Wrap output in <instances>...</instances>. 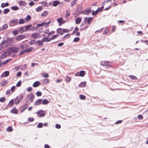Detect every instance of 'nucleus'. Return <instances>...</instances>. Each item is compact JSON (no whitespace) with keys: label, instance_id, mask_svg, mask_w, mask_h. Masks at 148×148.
Segmentation results:
<instances>
[{"label":"nucleus","instance_id":"1","mask_svg":"<svg viewBox=\"0 0 148 148\" xmlns=\"http://www.w3.org/2000/svg\"><path fill=\"white\" fill-rule=\"evenodd\" d=\"M19 49V48L17 47H11L8 50V54L10 55L12 53H16L18 52Z\"/></svg>","mask_w":148,"mask_h":148},{"label":"nucleus","instance_id":"2","mask_svg":"<svg viewBox=\"0 0 148 148\" xmlns=\"http://www.w3.org/2000/svg\"><path fill=\"white\" fill-rule=\"evenodd\" d=\"M10 45L8 44V41L7 40L4 41L3 42L1 43L0 44V49L2 50L4 48L8 47Z\"/></svg>","mask_w":148,"mask_h":148},{"label":"nucleus","instance_id":"3","mask_svg":"<svg viewBox=\"0 0 148 148\" xmlns=\"http://www.w3.org/2000/svg\"><path fill=\"white\" fill-rule=\"evenodd\" d=\"M76 13L77 14L84 13V11L82 10V7L81 5H78L76 8Z\"/></svg>","mask_w":148,"mask_h":148},{"label":"nucleus","instance_id":"4","mask_svg":"<svg viewBox=\"0 0 148 148\" xmlns=\"http://www.w3.org/2000/svg\"><path fill=\"white\" fill-rule=\"evenodd\" d=\"M31 37L37 39L40 38V34L37 32L33 33L31 35Z\"/></svg>","mask_w":148,"mask_h":148},{"label":"nucleus","instance_id":"5","mask_svg":"<svg viewBox=\"0 0 148 148\" xmlns=\"http://www.w3.org/2000/svg\"><path fill=\"white\" fill-rule=\"evenodd\" d=\"M36 114H37L39 117L44 116L45 115L44 112L43 111L40 110L36 112Z\"/></svg>","mask_w":148,"mask_h":148},{"label":"nucleus","instance_id":"6","mask_svg":"<svg viewBox=\"0 0 148 148\" xmlns=\"http://www.w3.org/2000/svg\"><path fill=\"white\" fill-rule=\"evenodd\" d=\"M100 64L102 66H110L111 64V62L105 61H103L101 62Z\"/></svg>","mask_w":148,"mask_h":148},{"label":"nucleus","instance_id":"7","mask_svg":"<svg viewBox=\"0 0 148 148\" xmlns=\"http://www.w3.org/2000/svg\"><path fill=\"white\" fill-rule=\"evenodd\" d=\"M25 37L24 35H20L17 36L15 38V40L18 41H20L23 39Z\"/></svg>","mask_w":148,"mask_h":148},{"label":"nucleus","instance_id":"8","mask_svg":"<svg viewBox=\"0 0 148 148\" xmlns=\"http://www.w3.org/2000/svg\"><path fill=\"white\" fill-rule=\"evenodd\" d=\"M57 21L59 23L60 26H61L62 24L66 22V21L63 20V18H58Z\"/></svg>","mask_w":148,"mask_h":148},{"label":"nucleus","instance_id":"9","mask_svg":"<svg viewBox=\"0 0 148 148\" xmlns=\"http://www.w3.org/2000/svg\"><path fill=\"white\" fill-rule=\"evenodd\" d=\"M84 13L86 15H88L91 12V8L89 7L85 10Z\"/></svg>","mask_w":148,"mask_h":148},{"label":"nucleus","instance_id":"10","mask_svg":"<svg viewBox=\"0 0 148 148\" xmlns=\"http://www.w3.org/2000/svg\"><path fill=\"white\" fill-rule=\"evenodd\" d=\"M42 99H39L36 101L34 103V105L35 106H37L40 105L42 103Z\"/></svg>","mask_w":148,"mask_h":148},{"label":"nucleus","instance_id":"11","mask_svg":"<svg viewBox=\"0 0 148 148\" xmlns=\"http://www.w3.org/2000/svg\"><path fill=\"white\" fill-rule=\"evenodd\" d=\"M9 72L8 71H6L4 72L1 76V77H6L9 75Z\"/></svg>","mask_w":148,"mask_h":148},{"label":"nucleus","instance_id":"12","mask_svg":"<svg viewBox=\"0 0 148 148\" xmlns=\"http://www.w3.org/2000/svg\"><path fill=\"white\" fill-rule=\"evenodd\" d=\"M27 96H28L29 97V99H30L31 102H32L34 98V96L33 94L31 93L29 95H27Z\"/></svg>","mask_w":148,"mask_h":148},{"label":"nucleus","instance_id":"13","mask_svg":"<svg viewBox=\"0 0 148 148\" xmlns=\"http://www.w3.org/2000/svg\"><path fill=\"white\" fill-rule=\"evenodd\" d=\"M86 82L84 81L82 82L79 85V86L81 87H84L86 86Z\"/></svg>","mask_w":148,"mask_h":148},{"label":"nucleus","instance_id":"14","mask_svg":"<svg viewBox=\"0 0 148 148\" xmlns=\"http://www.w3.org/2000/svg\"><path fill=\"white\" fill-rule=\"evenodd\" d=\"M82 18L81 17H78L75 20L76 23V24H79L81 21Z\"/></svg>","mask_w":148,"mask_h":148},{"label":"nucleus","instance_id":"15","mask_svg":"<svg viewBox=\"0 0 148 148\" xmlns=\"http://www.w3.org/2000/svg\"><path fill=\"white\" fill-rule=\"evenodd\" d=\"M11 22L12 23L14 24L15 25H17L18 24V19H14L11 21Z\"/></svg>","mask_w":148,"mask_h":148},{"label":"nucleus","instance_id":"16","mask_svg":"<svg viewBox=\"0 0 148 148\" xmlns=\"http://www.w3.org/2000/svg\"><path fill=\"white\" fill-rule=\"evenodd\" d=\"M12 113L17 114L18 113V110L15 107L14 108L10 111Z\"/></svg>","mask_w":148,"mask_h":148},{"label":"nucleus","instance_id":"17","mask_svg":"<svg viewBox=\"0 0 148 148\" xmlns=\"http://www.w3.org/2000/svg\"><path fill=\"white\" fill-rule=\"evenodd\" d=\"M42 42H49L50 41V38L48 37H45L42 39Z\"/></svg>","mask_w":148,"mask_h":148},{"label":"nucleus","instance_id":"18","mask_svg":"<svg viewBox=\"0 0 148 148\" xmlns=\"http://www.w3.org/2000/svg\"><path fill=\"white\" fill-rule=\"evenodd\" d=\"M46 23L45 22H42L40 24H38L37 25V26L36 27V29H37L38 28L40 27L45 25Z\"/></svg>","mask_w":148,"mask_h":148},{"label":"nucleus","instance_id":"19","mask_svg":"<svg viewBox=\"0 0 148 148\" xmlns=\"http://www.w3.org/2000/svg\"><path fill=\"white\" fill-rule=\"evenodd\" d=\"M34 49V48L31 47L28 48L27 49H26L24 50L25 51V53H28L30 52L31 51H32Z\"/></svg>","mask_w":148,"mask_h":148},{"label":"nucleus","instance_id":"20","mask_svg":"<svg viewBox=\"0 0 148 148\" xmlns=\"http://www.w3.org/2000/svg\"><path fill=\"white\" fill-rule=\"evenodd\" d=\"M63 29L61 28H59L57 30L58 33H60V35H62L63 34Z\"/></svg>","mask_w":148,"mask_h":148},{"label":"nucleus","instance_id":"21","mask_svg":"<svg viewBox=\"0 0 148 148\" xmlns=\"http://www.w3.org/2000/svg\"><path fill=\"white\" fill-rule=\"evenodd\" d=\"M40 84V83L39 81H36L35 82L33 85L34 87H36L38 86Z\"/></svg>","mask_w":148,"mask_h":148},{"label":"nucleus","instance_id":"22","mask_svg":"<svg viewBox=\"0 0 148 148\" xmlns=\"http://www.w3.org/2000/svg\"><path fill=\"white\" fill-rule=\"evenodd\" d=\"M27 108L26 105H24L21 107L20 108V112H23Z\"/></svg>","mask_w":148,"mask_h":148},{"label":"nucleus","instance_id":"23","mask_svg":"<svg viewBox=\"0 0 148 148\" xmlns=\"http://www.w3.org/2000/svg\"><path fill=\"white\" fill-rule=\"evenodd\" d=\"M37 42L38 43V46L39 47H41L43 45V42H42V40H38L37 41Z\"/></svg>","mask_w":148,"mask_h":148},{"label":"nucleus","instance_id":"24","mask_svg":"<svg viewBox=\"0 0 148 148\" xmlns=\"http://www.w3.org/2000/svg\"><path fill=\"white\" fill-rule=\"evenodd\" d=\"M9 5V4L8 3H3L1 4V7L2 8H3L5 7L8 6Z\"/></svg>","mask_w":148,"mask_h":148},{"label":"nucleus","instance_id":"25","mask_svg":"<svg viewBox=\"0 0 148 148\" xmlns=\"http://www.w3.org/2000/svg\"><path fill=\"white\" fill-rule=\"evenodd\" d=\"M8 83L7 81L6 80H3L2 82H0V84L2 86H4L6 84Z\"/></svg>","mask_w":148,"mask_h":148},{"label":"nucleus","instance_id":"26","mask_svg":"<svg viewBox=\"0 0 148 148\" xmlns=\"http://www.w3.org/2000/svg\"><path fill=\"white\" fill-rule=\"evenodd\" d=\"M19 4L20 6H23L25 5L26 3L24 1H20L19 2Z\"/></svg>","mask_w":148,"mask_h":148},{"label":"nucleus","instance_id":"27","mask_svg":"<svg viewBox=\"0 0 148 148\" xmlns=\"http://www.w3.org/2000/svg\"><path fill=\"white\" fill-rule=\"evenodd\" d=\"M49 103V101L48 100L46 99H44L42 101V103L43 105H45L48 104Z\"/></svg>","mask_w":148,"mask_h":148},{"label":"nucleus","instance_id":"28","mask_svg":"<svg viewBox=\"0 0 148 148\" xmlns=\"http://www.w3.org/2000/svg\"><path fill=\"white\" fill-rule=\"evenodd\" d=\"M85 74V71L82 70L79 72V75L80 76L83 77Z\"/></svg>","mask_w":148,"mask_h":148},{"label":"nucleus","instance_id":"29","mask_svg":"<svg viewBox=\"0 0 148 148\" xmlns=\"http://www.w3.org/2000/svg\"><path fill=\"white\" fill-rule=\"evenodd\" d=\"M129 77L132 80H137V78L135 76L133 75H130L129 76Z\"/></svg>","mask_w":148,"mask_h":148},{"label":"nucleus","instance_id":"30","mask_svg":"<svg viewBox=\"0 0 148 148\" xmlns=\"http://www.w3.org/2000/svg\"><path fill=\"white\" fill-rule=\"evenodd\" d=\"M8 27V25L7 24H5L3 25V27L1 28V30H3L6 29Z\"/></svg>","mask_w":148,"mask_h":148},{"label":"nucleus","instance_id":"31","mask_svg":"<svg viewBox=\"0 0 148 148\" xmlns=\"http://www.w3.org/2000/svg\"><path fill=\"white\" fill-rule=\"evenodd\" d=\"M93 18L92 17H90L88 18L87 23L90 24V22L92 21Z\"/></svg>","mask_w":148,"mask_h":148},{"label":"nucleus","instance_id":"32","mask_svg":"<svg viewBox=\"0 0 148 148\" xmlns=\"http://www.w3.org/2000/svg\"><path fill=\"white\" fill-rule=\"evenodd\" d=\"M59 3V2L58 1H56L53 2V5L54 6H56Z\"/></svg>","mask_w":148,"mask_h":148},{"label":"nucleus","instance_id":"33","mask_svg":"<svg viewBox=\"0 0 148 148\" xmlns=\"http://www.w3.org/2000/svg\"><path fill=\"white\" fill-rule=\"evenodd\" d=\"M14 104V103L13 101L12 100H11L10 101L8 105V106H9L10 105V107H11L13 106Z\"/></svg>","mask_w":148,"mask_h":148},{"label":"nucleus","instance_id":"34","mask_svg":"<svg viewBox=\"0 0 148 148\" xmlns=\"http://www.w3.org/2000/svg\"><path fill=\"white\" fill-rule=\"evenodd\" d=\"M18 31L16 30L13 31L12 33L14 36H15L18 34Z\"/></svg>","mask_w":148,"mask_h":148},{"label":"nucleus","instance_id":"35","mask_svg":"<svg viewBox=\"0 0 148 148\" xmlns=\"http://www.w3.org/2000/svg\"><path fill=\"white\" fill-rule=\"evenodd\" d=\"M20 102V99H18V97H16L15 100V103L16 104H18Z\"/></svg>","mask_w":148,"mask_h":148},{"label":"nucleus","instance_id":"36","mask_svg":"<svg viewBox=\"0 0 148 148\" xmlns=\"http://www.w3.org/2000/svg\"><path fill=\"white\" fill-rule=\"evenodd\" d=\"M12 59H8L4 62H2V64L3 65H5L8 62L10 61Z\"/></svg>","mask_w":148,"mask_h":148},{"label":"nucleus","instance_id":"37","mask_svg":"<svg viewBox=\"0 0 148 148\" xmlns=\"http://www.w3.org/2000/svg\"><path fill=\"white\" fill-rule=\"evenodd\" d=\"M19 33L21 34L23 33L25 31L24 30V28L23 27H21L19 29Z\"/></svg>","mask_w":148,"mask_h":148},{"label":"nucleus","instance_id":"38","mask_svg":"<svg viewBox=\"0 0 148 148\" xmlns=\"http://www.w3.org/2000/svg\"><path fill=\"white\" fill-rule=\"evenodd\" d=\"M58 37V35H54L52 36L50 38V41L53 40L55 39V38Z\"/></svg>","mask_w":148,"mask_h":148},{"label":"nucleus","instance_id":"39","mask_svg":"<svg viewBox=\"0 0 148 148\" xmlns=\"http://www.w3.org/2000/svg\"><path fill=\"white\" fill-rule=\"evenodd\" d=\"M92 15H94V16L96 15L99 12L97 10V9L95 11L94 10H92Z\"/></svg>","mask_w":148,"mask_h":148},{"label":"nucleus","instance_id":"40","mask_svg":"<svg viewBox=\"0 0 148 148\" xmlns=\"http://www.w3.org/2000/svg\"><path fill=\"white\" fill-rule=\"evenodd\" d=\"M86 96L82 95H79V98L82 100L85 99L86 98Z\"/></svg>","mask_w":148,"mask_h":148},{"label":"nucleus","instance_id":"41","mask_svg":"<svg viewBox=\"0 0 148 148\" xmlns=\"http://www.w3.org/2000/svg\"><path fill=\"white\" fill-rule=\"evenodd\" d=\"M18 97V99H20V101L22 100L23 99V96L22 95H20L18 97Z\"/></svg>","mask_w":148,"mask_h":148},{"label":"nucleus","instance_id":"42","mask_svg":"<svg viewBox=\"0 0 148 148\" xmlns=\"http://www.w3.org/2000/svg\"><path fill=\"white\" fill-rule=\"evenodd\" d=\"M10 12V10L8 8L5 9L4 10V13L5 14H6Z\"/></svg>","mask_w":148,"mask_h":148},{"label":"nucleus","instance_id":"43","mask_svg":"<svg viewBox=\"0 0 148 148\" xmlns=\"http://www.w3.org/2000/svg\"><path fill=\"white\" fill-rule=\"evenodd\" d=\"M42 10V6H39L36 9V10L37 12H38L40 11H41Z\"/></svg>","mask_w":148,"mask_h":148},{"label":"nucleus","instance_id":"44","mask_svg":"<svg viewBox=\"0 0 148 148\" xmlns=\"http://www.w3.org/2000/svg\"><path fill=\"white\" fill-rule=\"evenodd\" d=\"M104 8V7L103 6H102L100 8H99L97 9V10L99 12H101L102 11V10Z\"/></svg>","mask_w":148,"mask_h":148},{"label":"nucleus","instance_id":"45","mask_svg":"<svg viewBox=\"0 0 148 148\" xmlns=\"http://www.w3.org/2000/svg\"><path fill=\"white\" fill-rule=\"evenodd\" d=\"M65 79L66 81L68 82H69L70 81L71 79L70 77L67 76H66Z\"/></svg>","mask_w":148,"mask_h":148},{"label":"nucleus","instance_id":"46","mask_svg":"<svg viewBox=\"0 0 148 148\" xmlns=\"http://www.w3.org/2000/svg\"><path fill=\"white\" fill-rule=\"evenodd\" d=\"M6 56V54L5 53H3L1 55V56H0V58L1 59H4V58Z\"/></svg>","mask_w":148,"mask_h":148},{"label":"nucleus","instance_id":"47","mask_svg":"<svg viewBox=\"0 0 148 148\" xmlns=\"http://www.w3.org/2000/svg\"><path fill=\"white\" fill-rule=\"evenodd\" d=\"M11 9L14 10H18V8L17 6H13L11 8Z\"/></svg>","mask_w":148,"mask_h":148},{"label":"nucleus","instance_id":"48","mask_svg":"<svg viewBox=\"0 0 148 148\" xmlns=\"http://www.w3.org/2000/svg\"><path fill=\"white\" fill-rule=\"evenodd\" d=\"M7 130L8 132H11L12 131V129L11 126H9L7 128Z\"/></svg>","mask_w":148,"mask_h":148},{"label":"nucleus","instance_id":"49","mask_svg":"<svg viewBox=\"0 0 148 148\" xmlns=\"http://www.w3.org/2000/svg\"><path fill=\"white\" fill-rule=\"evenodd\" d=\"M42 124L41 123H40L38 124L37 127L38 128H41L42 127Z\"/></svg>","mask_w":148,"mask_h":148},{"label":"nucleus","instance_id":"50","mask_svg":"<svg viewBox=\"0 0 148 148\" xmlns=\"http://www.w3.org/2000/svg\"><path fill=\"white\" fill-rule=\"evenodd\" d=\"M24 23V19L23 18L20 19L19 20V23L20 24H22Z\"/></svg>","mask_w":148,"mask_h":148},{"label":"nucleus","instance_id":"51","mask_svg":"<svg viewBox=\"0 0 148 148\" xmlns=\"http://www.w3.org/2000/svg\"><path fill=\"white\" fill-rule=\"evenodd\" d=\"M36 95L38 97L42 95V93L38 91L36 92Z\"/></svg>","mask_w":148,"mask_h":148},{"label":"nucleus","instance_id":"52","mask_svg":"<svg viewBox=\"0 0 148 148\" xmlns=\"http://www.w3.org/2000/svg\"><path fill=\"white\" fill-rule=\"evenodd\" d=\"M32 25H28L27 26H25V29L27 30L29 29L30 27H31Z\"/></svg>","mask_w":148,"mask_h":148},{"label":"nucleus","instance_id":"53","mask_svg":"<svg viewBox=\"0 0 148 148\" xmlns=\"http://www.w3.org/2000/svg\"><path fill=\"white\" fill-rule=\"evenodd\" d=\"M16 88V87L15 86H12L11 88V91L12 92H14V91L15 89Z\"/></svg>","mask_w":148,"mask_h":148},{"label":"nucleus","instance_id":"54","mask_svg":"<svg viewBox=\"0 0 148 148\" xmlns=\"http://www.w3.org/2000/svg\"><path fill=\"white\" fill-rule=\"evenodd\" d=\"M5 100V98L4 97H1L0 98V101L1 102H4Z\"/></svg>","mask_w":148,"mask_h":148},{"label":"nucleus","instance_id":"55","mask_svg":"<svg viewBox=\"0 0 148 148\" xmlns=\"http://www.w3.org/2000/svg\"><path fill=\"white\" fill-rule=\"evenodd\" d=\"M48 12H47L45 11L42 14L41 16H45L46 15H48Z\"/></svg>","mask_w":148,"mask_h":148},{"label":"nucleus","instance_id":"56","mask_svg":"<svg viewBox=\"0 0 148 148\" xmlns=\"http://www.w3.org/2000/svg\"><path fill=\"white\" fill-rule=\"evenodd\" d=\"M80 40V38L79 37H77L76 38H75V42H77L79 41Z\"/></svg>","mask_w":148,"mask_h":148},{"label":"nucleus","instance_id":"57","mask_svg":"<svg viewBox=\"0 0 148 148\" xmlns=\"http://www.w3.org/2000/svg\"><path fill=\"white\" fill-rule=\"evenodd\" d=\"M34 40H32L31 41L29 42V43L30 45H32L34 44H36V43L35 42H33L34 41Z\"/></svg>","mask_w":148,"mask_h":148},{"label":"nucleus","instance_id":"58","mask_svg":"<svg viewBox=\"0 0 148 148\" xmlns=\"http://www.w3.org/2000/svg\"><path fill=\"white\" fill-rule=\"evenodd\" d=\"M21 81H19L18 82V83H17L16 84V86L17 87H19L20 86L21 84Z\"/></svg>","mask_w":148,"mask_h":148},{"label":"nucleus","instance_id":"59","mask_svg":"<svg viewBox=\"0 0 148 148\" xmlns=\"http://www.w3.org/2000/svg\"><path fill=\"white\" fill-rule=\"evenodd\" d=\"M26 19L27 21H29L31 19V17L30 15H28L26 17Z\"/></svg>","mask_w":148,"mask_h":148},{"label":"nucleus","instance_id":"60","mask_svg":"<svg viewBox=\"0 0 148 148\" xmlns=\"http://www.w3.org/2000/svg\"><path fill=\"white\" fill-rule=\"evenodd\" d=\"M56 128L57 129H60L61 128V126L60 124H56L55 125Z\"/></svg>","mask_w":148,"mask_h":148},{"label":"nucleus","instance_id":"61","mask_svg":"<svg viewBox=\"0 0 148 148\" xmlns=\"http://www.w3.org/2000/svg\"><path fill=\"white\" fill-rule=\"evenodd\" d=\"M55 33V32L54 31H52L51 32H49L48 33V34L47 36H49L51 35V34H53Z\"/></svg>","mask_w":148,"mask_h":148},{"label":"nucleus","instance_id":"62","mask_svg":"<svg viewBox=\"0 0 148 148\" xmlns=\"http://www.w3.org/2000/svg\"><path fill=\"white\" fill-rule=\"evenodd\" d=\"M63 30V33L64 32H69V30L67 29H62Z\"/></svg>","mask_w":148,"mask_h":148},{"label":"nucleus","instance_id":"63","mask_svg":"<svg viewBox=\"0 0 148 148\" xmlns=\"http://www.w3.org/2000/svg\"><path fill=\"white\" fill-rule=\"evenodd\" d=\"M19 47L21 49V50H23L25 49V47H24V46L23 45H20L19 46Z\"/></svg>","mask_w":148,"mask_h":148},{"label":"nucleus","instance_id":"64","mask_svg":"<svg viewBox=\"0 0 148 148\" xmlns=\"http://www.w3.org/2000/svg\"><path fill=\"white\" fill-rule=\"evenodd\" d=\"M32 90V88L31 87H29L27 88V91L28 92L31 91Z\"/></svg>","mask_w":148,"mask_h":148}]
</instances>
